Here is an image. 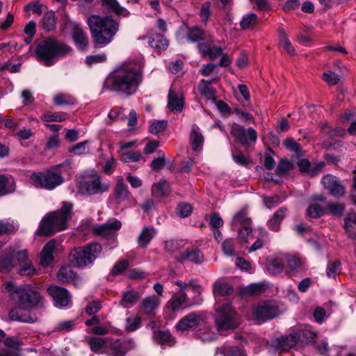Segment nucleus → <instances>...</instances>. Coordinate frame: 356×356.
Here are the masks:
<instances>
[{"mask_svg":"<svg viewBox=\"0 0 356 356\" xmlns=\"http://www.w3.org/2000/svg\"><path fill=\"white\" fill-rule=\"evenodd\" d=\"M126 344L120 341H115L111 348L110 355L111 356H124L127 349Z\"/></svg>","mask_w":356,"mask_h":356,"instance_id":"obj_52","label":"nucleus"},{"mask_svg":"<svg viewBox=\"0 0 356 356\" xmlns=\"http://www.w3.org/2000/svg\"><path fill=\"white\" fill-rule=\"evenodd\" d=\"M279 35L280 39V48H282L288 54L292 55L295 53V49L287 38L286 34L282 30L279 31Z\"/></svg>","mask_w":356,"mask_h":356,"instance_id":"obj_46","label":"nucleus"},{"mask_svg":"<svg viewBox=\"0 0 356 356\" xmlns=\"http://www.w3.org/2000/svg\"><path fill=\"white\" fill-rule=\"evenodd\" d=\"M257 22V16L254 13H248L243 16L241 22H240V26L243 29H248L252 26H253L254 24H256Z\"/></svg>","mask_w":356,"mask_h":356,"instance_id":"obj_45","label":"nucleus"},{"mask_svg":"<svg viewBox=\"0 0 356 356\" xmlns=\"http://www.w3.org/2000/svg\"><path fill=\"white\" fill-rule=\"evenodd\" d=\"M327 208L330 214L341 216L343 213L345 207L341 203H330L327 204Z\"/></svg>","mask_w":356,"mask_h":356,"instance_id":"obj_58","label":"nucleus"},{"mask_svg":"<svg viewBox=\"0 0 356 356\" xmlns=\"http://www.w3.org/2000/svg\"><path fill=\"white\" fill-rule=\"evenodd\" d=\"M341 263L339 261L329 262L327 266L326 275L330 278L335 277L336 275L340 272Z\"/></svg>","mask_w":356,"mask_h":356,"instance_id":"obj_55","label":"nucleus"},{"mask_svg":"<svg viewBox=\"0 0 356 356\" xmlns=\"http://www.w3.org/2000/svg\"><path fill=\"white\" fill-rule=\"evenodd\" d=\"M177 213L181 218L188 217L193 211V207L191 204L187 203H182L177 206Z\"/></svg>","mask_w":356,"mask_h":356,"instance_id":"obj_60","label":"nucleus"},{"mask_svg":"<svg viewBox=\"0 0 356 356\" xmlns=\"http://www.w3.org/2000/svg\"><path fill=\"white\" fill-rule=\"evenodd\" d=\"M211 3L210 1H205L201 5L199 16L204 24H207L212 14L211 10Z\"/></svg>","mask_w":356,"mask_h":356,"instance_id":"obj_50","label":"nucleus"},{"mask_svg":"<svg viewBox=\"0 0 356 356\" xmlns=\"http://www.w3.org/2000/svg\"><path fill=\"white\" fill-rule=\"evenodd\" d=\"M141 319L138 316L128 317L126 319V330L132 332L138 329L140 325Z\"/></svg>","mask_w":356,"mask_h":356,"instance_id":"obj_57","label":"nucleus"},{"mask_svg":"<svg viewBox=\"0 0 356 356\" xmlns=\"http://www.w3.org/2000/svg\"><path fill=\"white\" fill-rule=\"evenodd\" d=\"M94 43L99 47H105L113 40L118 31L119 24L108 16L92 15L87 19Z\"/></svg>","mask_w":356,"mask_h":356,"instance_id":"obj_3","label":"nucleus"},{"mask_svg":"<svg viewBox=\"0 0 356 356\" xmlns=\"http://www.w3.org/2000/svg\"><path fill=\"white\" fill-rule=\"evenodd\" d=\"M142 158V154L139 151L127 152L122 154L121 161L124 163L137 162Z\"/></svg>","mask_w":356,"mask_h":356,"instance_id":"obj_54","label":"nucleus"},{"mask_svg":"<svg viewBox=\"0 0 356 356\" xmlns=\"http://www.w3.org/2000/svg\"><path fill=\"white\" fill-rule=\"evenodd\" d=\"M56 19L53 11L46 13L42 19V26L47 31H51L55 29Z\"/></svg>","mask_w":356,"mask_h":356,"instance_id":"obj_37","label":"nucleus"},{"mask_svg":"<svg viewBox=\"0 0 356 356\" xmlns=\"http://www.w3.org/2000/svg\"><path fill=\"white\" fill-rule=\"evenodd\" d=\"M204 326L205 330H209V325L204 314L199 312H191L181 318L176 325V329L180 332L188 330H198Z\"/></svg>","mask_w":356,"mask_h":356,"instance_id":"obj_11","label":"nucleus"},{"mask_svg":"<svg viewBox=\"0 0 356 356\" xmlns=\"http://www.w3.org/2000/svg\"><path fill=\"white\" fill-rule=\"evenodd\" d=\"M102 3L110 10L117 15L125 16L128 15V11L120 6L116 0H102Z\"/></svg>","mask_w":356,"mask_h":356,"instance_id":"obj_39","label":"nucleus"},{"mask_svg":"<svg viewBox=\"0 0 356 356\" xmlns=\"http://www.w3.org/2000/svg\"><path fill=\"white\" fill-rule=\"evenodd\" d=\"M179 289V293L174 294L168 301V305L172 311L178 310L184 303L190 302V305H197L202 302V286L194 279L172 282Z\"/></svg>","mask_w":356,"mask_h":356,"instance_id":"obj_4","label":"nucleus"},{"mask_svg":"<svg viewBox=\"0 0 356 356\" xmlns=\"http://www.w3.org/2000/svg\"><path fill=\"white\" fill-rule=\"evenodd\" d=\"M102 309V303L99 301L89 302L86 307V313L90 316L97 313Z\"/></svg>","mask_w":356,"mask_h":356,"instance_id":"obj_62","label":"nucleus"},{"mask_svg":"<svg viewBox=\"0 0 356 356\" xmlns=\"http://www.w3.org/2000/svg\"><path fill=\"white\" fill-rule=\"evenodd\" d=\"M207 81L202 80L198 86L199 92L202 96H204L207 98H211L215 94V90L211 87V84L213 81Z\"/></svg>","mask_w":356,"mask_h":356,"instance_id":"obj_42","label":"nucleus"},{"mask_svg":"<svg viewBox=\"0 0 356 356\" xmlns=\"http://www.w3.org/2000/svg\"><path fill=\"white\" fill-rule=\"evenodd\" d=\"M197 335L203 342L212 341L216 338L215 332L211 331L209 326V330H205L204 326H201L197 330Z\"/></svg>","mask_w":356,"mask_h":356,"instance_id":"obj_48","label":"nucleus"},{"mask_svg":"<svg viewBox=\"0 0 356 356\" xmlns=\"http://www.w3.org/2000/svg\"><path fill=\"white\" fill-rule=\"evenodd\" d=\"M72 49L55 38H47L38 43L35 49L38 59L46 66L54 65L60 58L71 54Z\"/></svg>","mask_w":356,"mask_h":356,"instance_id":"obj_5","label":"nucleus"},{"mask_svg":"<svg viewBox=\"0 0 356 356\" xmlns=\"http://www.w3.org/2000/svg\"><path fill=\"white\" fill-rule=\"evenodd\" d=\"M88 143V140H84L83 142L78 143L69 147L68 151L76 155H81L83 154L89 153Z\"/></svg>","mask_w":356,"mask_h":356,"instance_id":"obj_47","label":"nucleus"},{"mask_svg":"<svg viewBox=\"0 0 356 356\" xmlns=\"http://www.w3.org/2000/svg\"><path fill=\"white\" fill-rule=\"evenodd\" d=\"M215 322L218 331L234 329L236 324L234 321L235 312L230 303L226 302L216 305Z\"/></svg>","mask_w":356,"mask_h":356,"instance_id":"obj_9","label":"nucleus"},{"mask_svg":"<svg viewBox=\"0 0 356 356\" xmlns=\"http://www.w3.org/2000/svg\"><path fill=\"white\" fill-rule=\"evenodd\" d=\"M232 291L233 289L229 284L220 280L216 281L213 285L214 296H224L229 295Z\"/></svg>","mask_w":356,"mask_h":356,"instance_id":"obj_33","label":"nucleus"},{"mask_svg":"<svg viewBox=\"0 0 356 356\" xmlns=\"http://www.w3.org/2000/svg\"><path fill=\"white\" fill-rule=\"evenodd\" d=\"M129 194L128 187L124 183L123 179L122 178L119 179L117 181L113 195L115 204H121L129 197Z\"/></svg>","mask_w":356,"mask_h":356,"instance_id":"obj_28","label":"nucleus"},{"mask_svg":"<svg viewBox=\"0 0 356 356\" xmlns=\"http://www.w3.org/2000/svg\"><path fill=\"white\" fill-rule=\"evenodd\" d=\"M284 259L291 275H295L306 268L305 260L298 255L284 254Z\"/></svg>","mask_w":356,"mask_h":356,"instance_id":"obj_20","label":"nucleus"},{"mask_svg":"<svg viewBox=\"0 0 356 356\" xmlns=\"http://www.w3.org/2000/svg\"><path fill=\"white\" fill-rule=\"evenodd\" d=\"M31 180L35 187L47 190H53L63 182L61 175L51 170L33 173Z\"/></svg>","mask_w":356,"mask_h":356,"instance_id":"obj_10","label":"nucleus"},{"mask_svg":"<svg viewBox=\"0 0 356 356\" xmlns=\"http://www.w3.org/2000/svg\"><path fill=\"white\" fill-rule=\"evenodd\" d=\"M250 218L247 216V213L244 211L236 213L233 217L232 226L249 225Z\"/></svg>","mask_w":356,"mask_h":356,"instance_id":"obj_51","label":"nucleus"},{"mask_svg":"<svg viewBox=\"0 0 356 356\" xmlns=\"http://www.w3.org/2000/svg\"><path fill=\"white\" fill-rule=\"evenodd\" d=\"M278 309L271 302H264L252 307V316L258 323H263L277 316Z\"/></svg>","mask_w":356,"mask_h":356,"instance_id":"obj_12","label":"nucleus"},{"mask_svg":"<svg viewBox=\"0 0 356 356\" xmlns=\"http://www.w3.org/2000/svg\"><path fill=\"white\" fill-rule=\"evenodd\" d=\"M321 183L325 190L333 196H343L345 187L341 184L339 179L331 175H326L323 177Z\"/></svg>","mask_w":356,"mask_h":356,"instance_id":"obj_16","label":"nucleus"},{"mask_svg":"<svg viewBox=\"0 0 356 356\" xmlns=\"http://www.w3.org/2000/svg\"><path fill=\"white\" fill-rule=\"evenodd\" d=\"M312 202L307 209V216L310 218H317L322 216L324 213V209L320 205V203L325 202V197L323 195H315L311 197Z\"/></svg>","mask_w":356,"mask_h":356,"instance_id":"obj_19","label":"nucleus"},{"mask_svg":"<svg viewBox=\"0 0 356 356\" xmlns=\"http://www.w3.org/2000/svg\"><path fill=\"white\" fill-rule=\"evenodd\" d=\"M129 263L126 260H120L118 261L111 270L113 275H118L122 273L128 267Z\"/></svg>","mask_w":356,"mask_h":356,"instance_id":"obj_59","label":"nucleus"},{"mask_svg":"<svg viewBox=\"0 0 356 356\" xmlns=\"http://www.w3.org/2000/svg\"><path fill=\"white\" fill-rule=\"evenodd\" d=\"M56 248V241L54 240L47 243L42 248L40 256V265L44 268L51 266L54 260V252Z\"/></svg>","mask_w":356,"mask_h":356,"instance_id":"obj_23","label":"nucleus"},{"mask_svg":"<svg viewBox=\"0 0 356 356\" xmlns=\"http://www.w3.org/2000/svg\"><path fill=\"white\" fill-rule=\"evenodd\" d=\"M293 168V164L286 159L281 160L276 168V172L277 174H282L290 170Z\"/></svg>","mask_w":356,"mask_h":356,"instance_id":"obj_63","label":"nucleus"},{"mask_svg":"<svg viewBox=\"0 0 356 356\" xmlns=\"http://www.w3.org/2000/svg\"><path fill=\"white\" fill-rule=\"evenodd\" d=\"M73 204L64 202L61 208L43 218L37 231L39 235H51L67 228V221L71 218Z\"/></svg>","mask_w":356,"mask_h":356,"instance_id":"obj_6","label":"nucleus"},{"mask_svg":"<svg viewBox=\"0 0 356 356\" xmlns=\"http://www.w3.org/2000/svg\"><path fill=\"white\" fill-rule=\"evenodd\" d=\"M73 40L76 47L81 51H86L88 47V37L79 24H74L72 31Z\"/></svg>","mask_w":356,"mask_h":356,"instance_id":"obj_21","label":"nucleus"},{"mask_svg":"<svg viewBox=\"0 0 356 356\" xmlns=\"http://www.w3.org/2000/svg\"><path fill=\"white\" fill-rule=\"evenodd\" d=\"M149 45L154 51L161 53L165 51L168 45V40L161 34H153L149 38Z\"/></svg>","mask_w":356,"mask_h":356,"instance_id":"obj_26","label":"nucleus"},{"mask_svg":"<svg viewBox=\"0 0 356 356\" xmlns=\"http://www.w3.org/2000/svg\"><path fill=\"white\" fill-rule=\"evenodd\" d=\"M186 35L187 41L189 42H197L204 39V32L199 27H188L183 25L178 30L177 37L179 40Z\"/></svg>","mask_w":356,"mask_h":356,"instance_id":"obj_18","label":"nucleus"},{"mask_svg":"<svg viewBox=\"0 0 356 356\" xmlns=\"http://www.w3.org/2000/svg\"><path fill=\"white\" fill-rule=\"evenodd\" d=\"M15 250H9V257H6L0 260V270L2 272L10 271L13 268V258Z\"/></svg>","mask_w":356,"mask_h":356,"instance_id":"obj_44","label":"nucleus"},{"mask_svg":"<svg viewBox=\"0 0 356 356\" xmlns=\"http://www.w3.org/2000/svg\"><path fill=\"white\" fill-rule=\"evenodd\" d=\"M75 277L76 275L70 266L62 267L57 273L58 280L63 283L70 282Z\"/></svg>","mask_w":356,"mask_h":356,"instance_id":"obj_38","label":"nucleus"},{"mask_svg":"<svg viewBox=\"0 0 356 356\" xmlns=\"http://www.w3.org/2000/svg\"><path fill=\"white\" fill-rule=\"evenodd\" d=\"M54 104L58 106L70 105L75 104V99L70 95L65 93H58L53 98Z\"/></svg>","mask_w":356,"mask_h":356,"instance_id":"obj_41","label":"nucleus"},{"mask_svg":"<svg viewBox=\"0 0 356 356\" xmlns=\"http://www.w3.org/2000/svg\"><path fill=\"white\" fill-rule=\"evenodd\" d=\"M203 259V254L199 250L191 248L181 252L179 259L181 261L188 260L195 264H201Z\"/></svg>","mask_w":356,"mask_h":356,"instance_id":"obj_30","label":"nucleus"},{"mask_svg":"<svg viewBox=\"0 0 356 356\" xmlns=\"http://www.w3.org/2000/svg\"><path fill=\"white\" fill-rule=\"evenodd\" d=\"M277 341L278 348L283 352L287 351L291 348L296 346L297 342L296 336L294 334H290L285 337L279 339Z\"/></svg>","mask_w":356,"mask_h":356,"instance_id":"obj_36","label":"nucleus"},{"mask_svg":"<svg viewBox=\"0 0 356 356\" xmlns=\"http://www.w3.org/2000/svg\"><path fill=\"white\" fill-rule=\"evenodd\" d=\"M48 293L54 300L57 307H64L71 303V295L64 288L51 286L47 289Z\"/></svg>","mask_w":356,"mask_h":356,"instance_id":"obj_17","label":"nucleus"},{"mask_svg":"<svg viewBox=\"0 0 356 356\" xmlns=\"http://www.w3.org/2000/svg\"><path fill=\"white\" fill-rule=\"evenodd\" d=\"M171 192L170 185L165 180H161L152 185V193L154 197L168 196Z\"/></svg>","mask_w":356,"mask_h":356,"instance_id":"obj_32","label":"nucleus"},{"mask_svg":"<svg viewBox=\"0 0 356 356\" xmlns=\"http://www.w3.org/2000/svg\"><path fill=\"white\" fill-rule=\"evenodd\" d=\"M69 115L65 112H51L47 111L44 113L41 118L47 122H61L68 119Z\"/></svg>","mask_w":356,"mask_h":356,"instance_id":"obj_34","label":"nucleus"},{"mask_svg":"<svg viewBox=\"0 0 356 356\" xmlns=\"http://www.w3.org/2000/svg\"><path fill=\"white\" fill-rule=\"evenodd\" d=\"M106 56L104 54L90 55L86 57V63L88 65H92L95 63H100L106 61Z\"/></svg>","mask_w":356,"mask_h":356,"instance_id":"obj_61","label":"nucleus"},{"mask_svg":"<svg viewBox=\"0 0 356 356\" xmlns=\"http://www.w3.org/2000/svg\"><path fill=\"white\" fill-rule=\"evenodd\" d=\"M108 189L109 184L102 181L99 175L95 170L84 174L78 184L79 193L87 195L103 193Z\"/></svg>","mask_w":356,"mask_h":356,"instance_id":"obj_8","label":"nucleus"},{"mask_svg":"<svg viewBox=\"0 0 356 356\" xmlns=\"http://www.w3.org/2000/svg\"><path fill=\"white\" fill-rule=\"evenodd\" d=\"M19 246L10 248V250L12 249L15 250L14 257H17V261L19 264L18 273L20 275L31 276L35 273V270L28 259L26 250H19Z\"/></svg>","mask_w":356,"mask_h":356,"instance_id":"obj_15","label":"nucleus"},{"mask_svg":"<svg viewBox=\"0 0 356 356\" xmlns=\"http://www.w3.org/2000/svg\"><path fill=\"white\" fill-rule=\"evenodd\" d=\"M140 297V293L138 291H127L123 293L120 305L124 308H130L136 303Z\"/></svg>","mask_w":356,"mask_h":356,"instance_id":"obj_31","label":"nucleus"},{"mask_svg":"<svg viewBox=\"0 0 356 356\" xmlns=\"http://www.w3.org/2000/svg\"><path fill=\"white\" fill-rule=\"evenodd\" d=\"M168 125L167 120H152L150 122L149 131L154 135H157L163 131Z\"/></svg>","mask_w":356,"mask_h":356,"instance_id":"obj_49","label":"nucleus"},{"mask_svg":"<svg viewBox=\"0 0 356 356\" xmlns=\"http://www.w3.org/2000/svg\"><path fill=\"white\" fill-rule=\"evenodd\" d=\"M122 227V223L120 220L111 218L107 220L105 223L97 225L92 228V232L94 234L104 237V238H113L116 237L117 231Z\"/></svg>","mask_w":356,"mask_h":356,"instance_id":"obj_13","label":"nucleus"},{"mask_svg":"<svg viewBox=\"0 0 356 356\" xmlns=\"http://www.w3.org/2000/svg\"><path fill=\"white\" fill-rule=\"evenodd\" d=\"M159 305V299L155 296L147 297L142 302L143 312L146 314H152Z\"/></svg>","mask_w":356,"mask_h":356,"instance_id":"obj_35","label":"nucleus"},{"mask_svg":"<svg viewBox=\"0 0 356 356\" xmlns=\"http://www.w3.org/2000/svg\"><path fill=\"white\" fill-rule=\"evenodd\" d=\"M204 136L200 131V128L194 124L192 127L189 142L193 151H200L202 149L204 145Z\"/></svg>","mask_w":356,"mask_h":356,"instance_id":"obj_24","label":"nucleus"},{"mask_svg":"<svg viewBox=\"0 0 356 356\" xmlns=\"http://www.w3.org/2000/svg\"><path fill=\"white\" fill-rule=\"evenodd\" d=\"M3 286L5 291L10 293L11 298L20 305L10 312V319L20 322L33 323L35 320L24 314V312L31 309L41 302L42 298L40 294L28 285L18 286L13 282L4 284Z\"/></svg>","mask_w":356,"mask_h":356,"instance_id":"obj_1","label":"nucleus"},{"mask_svg":"<svg viewBox=\"0 0 356 356\" xmlns=\"http://www.w3.org/2000/svg\"><path fill=\"white\" fill-rule=\"evenodd\" d=\"M154 338L156 340H159L161 344L164 343H169L172 345V336L168 331H156L154 332Z\"/></svg>","mask_w":356,"mask_h":356,"instance_id":"obj_56","label":"nucleus"},{"mask_svg":"<svg viewBox=\"0 0 356 356\" xmlns=\"http://www.w3.org/2000/svg\"><path fill=\"white\" fill-rule=\"evenodd\" d=\"M107 81L113 90L130 95L136 92L141 76L138 69L131 65H124L117 68Z\"/></svg>","mask_w":356,"mask_h":356,"instance_id":"obj_2","label":"nucleus"},{"mask_svg":"<svg viewBox=\"0 0 356 356\" xmlns=\"http://www.w3.org/2000/svg\"><path fill=\"white\" fill-rule=\"evenodd\" d=\"M284 256V254L277 256L268 261L267 268L270 274L277 275L283 272L284 262H285Z\"/></svg>","mask_w":356,"mask_h":356,"instance_id":"obj_29","label":"nucleus"},{"mask_svg":"<svg viewBox=\"0 0 356 356\" xmlns=\"http://www.w3.org/2000/svg\"><path fill=\"white\" fill-rule=\"evenodd\" d=\"M231 134L243 145H247L250 143H254L257 139V134L253 128L250 127L245 131L242 126L237 124H232Z\"/></svg>","mask_w":356,"mask_h":356,"instance_id":"obj_14","label":"nucleus"},{"mask_svg":"<svg viewBox=\"0 0 356 356\" xmlns=\"http://www.w3.org/2000/svg\"><path fill=\"white\" fill-rule=\"evenodd\" d=\"M102 246L97 243H92L83 247L74 248L70 255V262L77 267H85L93 263L100 255Z\"/></svg>","mask_w":356,"mask_h":356,"instance_id":"obj_7","label":"nucleus"},{"mask_svg":"<svg viewBox=\"0 0 356 356\" xmlns=\"http://www.w3.org/2000/svg\"><path fill=\"white\" fill-rule=\"evenodd\" d=\"M265 285L263 283H252L242 290V293L245 296L258 295L264 291Z\"/></svg>","mask_w":356,"mask_h":356,"instance_id":"obj_43","label":"nucleus"},{"mask_svg":"<svg viewBox=\"0 0 356 356\" xmlns=\"http://www.w3.org/2000/svg\"><path fill=\"white\" fill-rule=\"evenodd\" d=\"M200 53L203 56H209L211 60H214L222 54V48L220 47H213L211 43H200L197 46Z\"/></svg>","mask_w":356,"mask_h":356,"instance_id":"obj_25","label":"nucleus"},{"mask_svg":"<svg viewBox=\"0 0 356 356\" xmlns=\"http://www.w3.org/2000/svg\"><path fill=\"white\" fill-rule=\"evenodd\" d=\"M156 234V230L152 227H144L137 238L138 246L145 248L150 243Z\"/></svg>","mask_w":356,"mask_h":356,"instance_id":"obj_27","label":"nucleus"},{"mask_svg":"<svg viewBox=\"0 0 356 356\" xmlns=\"http://www.w3.org/2000/svg\"><path fill=\"white\" fill-rule=\"evenodd\" d=\"M168 108L172 112H181L184 108V96L170 88L168 92Z\"/></svg>","mask_w":356,"mask_h":356,"instance_id":"obj_22","label":"nucleus"},{"mask_svg":"<svg viewBox=\"0 0 356 356\" xmlns=\"http://www.w3.org/2000/svg\"><path fill=\"white\" fill-rule=\"evenodd\" d=\"M181 247V242L178 241H167L165 242V249L169 253H175Z\"/></svg>","mask_w":356,"mask_h":356,"instance_id":"obj_64","label":"nucleus"},{"mask_svg":"<svg viewBox=\"0 0 356 356\" xmlns=\"http://www.w3.org/2000/svg\"><path fill=\"white\" fill-rule=\"evenodd\" d=\"M13 190V180L6 175H0V196L11 193Z\"/></svg>","mask_w":356,"mask_h":356,"instance_id":"obj_40","label":"nucleus"},{"mask_svg":"<svg viewBox=\"0 0 356 356\" xmlns=\"http://www.w3.org/2000/svg\"><path fill=\"white\" fill-rule=\"evenodd\" d=\"M106 343L105 339L92 337L88 341V345L92 351L98 353Z\"/></svg>","mask_w":356,"mask_h":356,"instance_id":"obj_53","label":"nucleus"}]
</instances>
